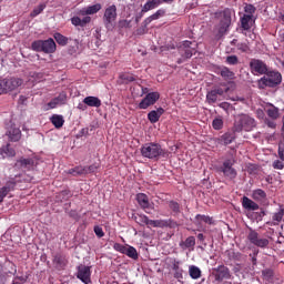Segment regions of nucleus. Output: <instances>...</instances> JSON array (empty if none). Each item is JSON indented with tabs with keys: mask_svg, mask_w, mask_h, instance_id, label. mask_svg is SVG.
Listing matches in <instances>:
<instances>
[{
	"mask_svg": "<svg viewBox=\"0 0 284 284\" xmlns=\"http://www.w3.org/2000/svg\"><path fill=\"white\" fill-rule=\"evenodd\" d=\"M93 232L98 236V239H103V236H105V232H103V227L99 225L94 226Z\"/></svg>",
	"mask_w": 284,
	"mask_h": 284,
	"instance_id": "nucleus-53",
	"label": "nucleus"
},
{
	"mask_svg": "<svg viewBox=\"0 0 284 284\" xmlns=\"http://www.w3.org/2000/svg\"><path fill=\"white\" fill-rule=\"evenodd\" d=\"M277 154H278V159L281 161H284V143H283V141H281L278 143Z\"/></svg>",
	"mask_w": 284,
	"mask_h": 284,
	"instance_id": "nucleus-55",
	"label": "nucleus"
},
{
	"mask_svg": "<svg viewBox=\"0 0 284 284\" xmlns=\"http://www.w3.org/2000/svg\"><path fill=\"white\" fill-rule=\"evenodd\" d=\"M128 246L121 244V243H114L113 244V250H115V252H120V254H125V250Z\"/></svg>",
	"mask_w": 284,
	"mask_h": 284,
	"instance_id": "nucleus-51",
	"label": "nucleus"
},
{
	"mask_svg": "<svg viewBox=\"0 0 284 284\" xmlns=\"http://www.w3.org/2000/svg\"><path fill=\"white\" fill-rule=\"evenodd\" d=\"M54 39L59 45H68V38L61 33H54Z\"/></svg>",
	"mask_w": 284,
	"mask_h": 284,
	"instance_id": "nucleus-44",
	"label": "nucleus"
},
{
	"mask_svg": "<svg viewBox=\"0 0 284 284\" xmlns=\"http://www.w3.org/2000/svg\"><path fill=\"white\" fill-rule=\"evenodd\" d=\"M226 63L229 65H239V57H236V55L226 57Z\"/></svg>",
	"mask_w": 284,
	"mask_h": 284,
	"instance_id": "nucleus-50",
	"label": "nucleus"
},
{
	"mask_svg": "<svg viewBox=\"0 0 284 284\" xmlns=\"http://www.w3.org/2000/svg\"><path fill=\"white\" fill-rule=\"evenodd\" d=\"M189 274L191 278H193L194 281H197V278H201L202 276L201 268H199V266H195V265H191L189 267Z\"/></svg>",
	"mask_w": 284,
	"mask_h": 284,
	"instance_id": "nucleus-26",
	"label": "nucleus"
},
{
	"mask_svg": "<svg viewBox=\"0 0 284 284\" xmlns=\"http://www.w3.org/2000/svg\"><path fill=\"white\" fill-rule=\"evenodd\" d=\"M134 221L139 225H148V226H150V222H151L150 217H148V215H145V214L135 215Z\"/></svg>",
	"mask_w": 284,
	"mask_h": 284,
	"instance_id": "nucleus-28",
	"label": "nucleus"
},
{
	"mask_svg": "<svg viewBox=\"0 0 284 284\" xmlns=\"http://www.w3.org/2000/svg\"><path fill=\"white\" fill-rule=\"evenodd\" d=\"M136 201L140 207L146 213L152 214V210H154V204L150 203V197L145 193H138Z\"/></svg>",
	"mask_w": 284,
	"mask_h": 284,
	"instance_id": "nucleus-14",
	"label": "nucleus"
},
{
	"mask_svg": "<svg viewBox=\"0 0 284 284\" xmlns=\"http://www.w3.org/2000/svg\"><path fill=\"white\" fill-rule=\"evenodd\" d=\"M244 12L246 14H250V17H252V14H254V12H256V7H254V4H246L244 7Z\"/></svg>",
	"mask_w": 284,
	"mask_h": 284,
	"instance_id": "nucleus-54",
	"label": "nucleus"
},
{
	"mask_svg": "<svg viewBox=\"0 0 284 284\" xmlns=\"http://www.w3.org/2000/svg\"><path fill=\"white\" fill-rule=\"evenodd\" d=\"M51 123H53L54 128H63V123H65V120H63V115L54 114L51 116Z\"/></svg>",
	"mask_w": 284,
	"mask_h": 284,
	"instance_id": "nucleus-30",
	"label": "nucleus"
},
{
	"mask_svg": "<svg viewBox=\"0 0 284 284\" xmlns=\"http://www.w3.org/2000/svg\"><path fill=\"white\" fill-rule=\"evenodd\" d=\"M1 83L3 94H8V92H12L13 90H17V88L22 85L23 80L19 78L1 79Z\"/></svg>",
	"mask_w": 284,
	"mask_h": 284,
	"instance_id": "nucleus-9",
	"label": "nucleus"
},
{
	"mask_svg": "<svg viewBox=\"0 0 284 284\" xmlns=\"http://www.w3.org/2000/svg\"><path fill=\"white\" fill-rule=\"evenodd\" d=\"M120 79H121L122 83H132V82L136 81V78L132 73H121Z\"/></svg>",
	"mask_w": 284,
	"mask_h": 284,
	"instance_id": "nucleus-39",
	"label": "nucleus"
},
{
	"mask_svg": "<svg viewBox=\"0 0 284 284\" xmlns=\"http://www.w3.org/2000/svg\"><path fill=\"white\" fill-rule=\"evenodd\" d=\"M161 17H165V9H159L155 13L151 14L143 21V26L149 27L152 21H156L161 19Z\"/></svg>",
	"mask_w": 284,
	"mask_h": 284,
	"instance_id": "nucleus-21",
	"label": "nucleus"
},
{
	"mask_svg": "<svg viewBox=\"0 0 284 284\" xmlns=\"http://www.w3.org/2000/svg\"><path fill=\"white\" fill-rule=\"evenodd\" d=\"M272 165H273L274 170H283L284 169L283 160H275Z\"/></svg>",
	"mask_w": 284,
	"mask_h": 284,
	"instance_id": "nucleus-57",
	"label": "nucleus"
},
{
	"mask_svg": "<svg viewBox=\"0 0 284 284\" xmlns=\"http://www.w3.org/2000/svg\"><path fill=\"white\" fill-rule=\"evenodd\" d=\"M250 68L252 74H265L268 71L267 64L260 59H252L250 61Z\"/></svg>",
	"mask_w": 284,
	"mask_h": 284,
	"instance_id": "nucleus-13",
	"label": "nucleus"
},
{
	"mask_svg": "<svg viewBox=\"0 0 284 284\" xmlns=\"http://www.w3.org/2000/svg\"><path fill=\"white\" fill-rule=\"evenodd\" d=\"M227 256L230 261H243V255L241 254V252L229 251Z\"/></svg>",
	"mask_w": 284,
	"mask_h": 284,
	"instance_id": "nucleus-43",
	"label": "nucleus"
},
{
	"mask_svg": "<svg viewBox=\"0 0 284 284\" xmlns=\"http://www.w3.org/2000/svg\"><path fill=\"white\" fill-rule=\"evenodd\" d=\"M181 262L179 260H173L172 262V270L173 272H179L181 271Z\"/></svg>",
	"mask_w": 284,
	"mask_h": 284,
	"instance_id": "nucleus-62",
	"label": "nucleus"
},
{
	"mask_svg": "<svg viewBox=\"0 0 284 284\" xmlns=\"http://www.w3.org/2000/svg\"><path fill=\"white\" fill-rule=\"evenodd\" d=\"M266 114L270 116V119H273V121H276L278 119V108L271 105L266 109Z\"/></svg>",
	"mask_w": 284,
	"mask_h": 284,
	"instance_id": "nucleus-36",
	"label": "nucleus"
},
{
	"mask_svg": "<svg viewBox=\"0 0 284 284\" xmlns=\"http://www.w3.org/2000/svg\"><path fill=\"white\" fill-rule=\"evenodd\" d=\"M232 14H234V11L230 8L215 12V19H220V23L217 24L219 37H225V33L230 32V26H232Z\"/></svg>",
	"mask_w": 284,
	"mask_h": 284,
	"instance_id": "nucleus-2",
	"label": "nucleus"
},
{
	"mask_svg": "<svg viewBox=\"0 0 284 284\" xmlns=\"http://www.w3.org/2000/svg\"><path fill=\"white\" fill-rule=\"evenodd\" d=\"M163 114H165V109L160 106L156 110H152L148 113V120L150 123H159V120L161 116H163Z\"/></svg>",
	"mask_w": 284,
	"mask_h": 284,
	"instance_id": "nucleus-17",
	"label": "nucleus"
},
{
	"mask_svg": "<svg viewBox=\"0 0 284 284\" xmlns=\"http://www.w3.org/2000/svg\"><path fill=\"white\" fill-rule=\"evenodd\" d=\"M92 21L90 16H84L83 19H80L79 16L71 18L72 26L85 28L88 23Z\"/></svg>",
	"mask_w": 284,
	"mask_h": 284,
	"instance_id": "nucleus-20",
	"label": "nucleus"
},
{
	"mask_svg": "<svg viewBox=\"0 0 284 284\" xmlns=\"http://www.w3.org/2000/svg\"><path fill=\"white\" fill-rule=\"evenodd\" d=\"M213 130H223V119L215 118L212 122Z\"/></svg>",
	"mask_w": 284,
	"mask_h": 284,
	"instance_id": "nucleus-48",
	"label": "nucleus"
},
{
	"mask_svg": "<svg viewBox=\"0 0 284 284\" xmlns=\"http://www.w3.org/2000/svg\"><path fill=\"white\" fill-rule=\"evenodd\" d=\"M21 168H26L29 170V168H32L34 165V161L32 159H20L18 161Z\"/></svg>",
	"mask_w": 284,
	"mask_h": 284,
	"instance_id": "nucleus-45",
	"label": "nucleus"
},
{
	"mask_svg": "<svg viewBox=\"0 0 284 284\" xmlns=\"http://www.w3.org/2000/svg\"><path fill=\"white\" fill-rule=\"evenodd\" d=\"M84 168V175L85 174H94L97 170H99V166L97 164H91L89 166H83Z\"/></svg>",
	"mask_w": 284,
	"mask_h": 284,
	"instance_id": "nucleus-49",
	"label": "nucleus"
},
{
	"mask_svg": "<svg viewBox=\"0 0 284 284\" xmlns=\"http://www.w3.org/2000/svg\"><path fill=\"white\" fill-rule=\"evenodd\" d=\"M68 174H72V176H83V175H85L84 168H83V165H78L73 169H70L68 171Z\"/></svg>",
	"mask_w": 284,
	"mask_h": 284,
	"instance_id": "nucleus-38",
	"label": "nucleus"
},
{
	"mask_svg": "<svg viewBox=\"0 0 284 284\" xmlns=\"http://www.w3.org/2000/svg\"><path fill=\"white\" fill-rule=\"evenodd\" d=\"M195 245H196V237L194 236H189L184 242L180 243V247H185V248L194 247Z\"/></svg>",
	"mask_w": 284,
	"mask_h": 284,
	"instance_id": "nucleus-33",
	"label": "nucleus"
},
{
	"mask_svg": "<svg viewBox=\"0 0 284 284\" xmlns=\"http://www.w3.org/2000/svg\"><path fill=\"white\" fill-rule=\"evenodd\" d=\"M241 28H243L245 31L251 30L252 29V24H250V22L252 21V16L250 14H244L241 18Z\"/></svg>",
	"mask_w": 284,
	"mask_h": 284,
	"instance_id": "nucleus-27",
	"label": "nucleus"
},
{
	"mask_svg": "<svg viewBox=\"0 0 284 284\" xmlns=\"http://www.w3.org/2000/svg\"><path fill=\"white\" fill-rule=\"evenodd\" d=\"M182 57L183 59H192L193 50L192 49H182Z\"/></svg>",
	"mask_w": 284,
	"mask_h": 284,
	"instance_id": "nucleus-59",
	"label": "nucleus"
},
{
	"mask_svg": "<svg viewBox=\"0 0 284 284\" xmlns=\"http://www.w3.org/2000/svg\"><path fill=\"white\" fill-rule=\"evenodd\" d=\"M237 50H240V52H248L250 51V45H247V43H239L237 44Z\"/></svg>",
	"mask_w": 284,
	"mask_h": 284,
	"instance_id": "nucleus-61",
	"label": "nucleus"
},
{
	"mask_svg": "<svg viewBox=\"0 0 284 284\" xmlns=\"http://www.w3.org/2000/svg\"><path fill=\"white\" fill-rule=\"evenodd\" d=\"M161 3H163L161 0H148L142 7V12H150V10L159 8Z\"/></svg>",
	"mask_w": 284,
	"mask_h": 284,
	"instance_id": "nucleus-24",
	"label": "nucleus"
},
{
	"mask_svg": "<svg viewBox=\"0 0 284 284\" xmlns=\"http://www.w3.org/2000/svg\"><path fill=\"white\" fill-rule=\"evenodd\" d=\"M124 254L129 256V258H133V261L139 258V253L134 246H128L124 251Z\"/></svg>",
	"mask_w": 284,
	"mask_h": 284,
	"instance_id": "nucleus-35",
	"label": "nucleus"
},
{
	"mask_svg": "<svg viewBox=\"0 0 284 284\" xmlns=\"http://www.w3.org/2000/svg\"><path fill=\"white\" fill-rule=\"evenodd\" d=\"M219 141L222 145H230L234 143V141H236V132H234V130L233 132H226L223 135H221Z\"/></svg>",
	"mask_w": 284,
	"mask_h": 284,
	"instance_id": "nucleus-19",
	"label": "nucleus"
},
{
	"mask_svg": "<svg viewBox=\"0 0 284 284\" xmlns=\"http://www.w3.org/2000/svg\"><path fill=\"white\" fill-rule=\"evenodd\" d=\"M213 276L217 283H223V281L232 278V271H230V267L221 264L213 268Z\"/></svg>",
	"mask_w": 284,
	"mask_h": 284,
	"instance_id": "nucleus-8",
	"label": "nucleus"
},
{
	"mask_svg": "<svg viewBox=\"0 0 284 284\" xmlns=\"http://www.w3.org/2000/svg\"><path fill=\"white\" fill-rule=\"evenodd\" d=\"M14 187H17V182H14V181H8L4 185V189H7L8 192H12V190H14Z\"/></svg>",
	"mask_w": 284,
	"mask_h": 284,
	"instance_id": "nucleus-60",
	"label": "nucleus"
},
{
	"mask_svg": "<svg viewBox=\"0 0 284 284\" xmlns=\"http://www.w3.org/2000/svg\"><path fill=\"white\" fill-rule=\"evenodd\" d=\"M247 240L252 245H255V247H261L262 250H265V247L270 245V240L261 237L258 232L253 229H250Z\"/></svg>",
	"mask_w": 284,
	"mask_h": 284,
	"instance_id": "nucleus-7",
	"label": "nucleus"
},
{
	"mask_svg": "<svg viewBox=\"0 0 284 284\" xmlns=\"http://www.w3.org/2000/svg\"><path fill=\"white\" fill-rule=\"evenodd\" d=\"M206 101L207 103H216V101H219V95L216 94V91H214V89L207 92Z\"/></svg>",
	"mask_w": 284,
	"mask_h": 284,
	"instance_id": "nucleus-42",
	"label": "nucleus"
},
{
	"mask_svg": "<svg viewBox=\"0 0 284 284\" xmlns=\"http://www.w3.org/2000/svg\"><path fill=\"white\" fill-rule=\"evenodd\" d=\"M220 74L225 79V81L234 79V71L230 70L227 67H223Z\"/></svg>",
	"mask_w": 284,
	"mask_h": 284,
	"instance_id": "nucleus-31",
	"label": "nucleus"
},
{
	"mask_svg": "<svg viewBox=\"0 0 284 284\" xmlns=\"http://www.w3.org/2000/svg\"><path fill=\"white\" fill-rule=\"evenodd\" d=\"M159 99H161V94L159 92H150L141 100L138 108L139 110H148V108L154 105Z\"/></svg>",
	"mask_w": 284,
	"mask_h": 284,
	"instance_id": "nucleus-10",
	"label": "nucleus"
},
{
	"mask_svg": "<svg viewBox=\"0 0 284 284\" xmlns=\"http://www.w3.org/2000/svg\"><path fill=\"white\" fill-rule=\"evenodd\" d=\"M68 101V94L65 92H61L58 97L53 98L47 105L49 110H54L57 105H65Z\"/></svg>",
	"mask_w": 284,
	"mask_h": 284,
	"instance_id": "nucleus-16",
	"label": "nucleus"
},
{
	"mask_svg": "<svg viewBox=\"0 0 284 284\" xmlns=\"http://www.w3.org/2000/svg\"><path fill=\"white\" fill-rule=\"evenodd\" d=\"M141 154L144 159H151L152 161H159V159L162 156V159H166L168 151L165 149L161 148V144L159 143H146L142 145L141 148Z\"/></svg>",
	"mask_w": 284,
	"mask_h": 284,
	"instance_id": "nucleus-1",
	"label": "nucleus"
},
{
	"mask_svg": "<svg viewBox=\"0 0 284 284\" xmlns=\"http://www.w3.org/2000/svg\"><path fill=\"white\" fill-rule=\"evenodd\" d=\"M8 136L10 141H13V143H17V141L21 140V130L19 128H13L9 130Z\"/></svg>",
	"mask_w": 284,
	"mask_h": 284,
	"instance_id": "nucleus-25",
	"label": "nucleus"
},
{
	"mask_svg": "<svg viewBox=\"0 0 284 284\" xmlns=\"http://www.w3.org/2000/svg\"><path fill=\"white\" fill-rule=\"evenodd\" d=\"M265 211H261V212H255L253 213V219H255V221L258 223L261 221H263V217L265 216Z\"/></svg>",
	"mask_w": 284,
	"mask_h": 284,
	"instance_id": "nucleus-56",
	"label": "nucleus"
},
{
	"mask_svg": "<svg viewBox=\"0 0 284 284\" xmlns=\"http://www.w3.org/2000/svg\"><path fill=\"white\" fill-rule=\"evenodd\" d=\"M236 163V159H227L220 166V172H222L225 179L229 181H234L236 176H239V172L234 169V164Z\"/></svg>",
	"mask_w": 284,
	"mask_h": 284,
	"instance_id": "nucleus-6",
	"label": "nucleus"
},
{
	"mask_svg": "<svg viewBox=\"0 0 284 284\" xmlns=\"http://www.w3.org/2000/svg\"><path fill=\"white\" fill-rule=\"evenodd\" d=\"M262 276L264 281H267V283H272L274 281V270L265 268L264 271H262Z\"/></svg>",
	"mask_w": 284,
	"mask_h": 284,
	"instance_id": "nucleus-34",
	"label": "nucleus"
},
{
	"mask_svg": "<svg viewBox=\"0 0 284 284\" xmlns=\"http://www.w3.org/2000/svg\"><path fill=\"white\" fill-rule=\"evenodd\" d=\"M256 128V120L247 114H240L235 118L234 132H252Z\"/></svg>",
	"mask_w": 284,
	"mask_h": 284,
	"instance_id": "nucleus-4",
	"label": "nucleus"
},
{
	"mask_svg": "<svg viewBox=\"0 0 284 284\" xmlns=\"http://www.w3.org/2000/svg\"><path fill=\"white\" fill-rule=\"evenodd\" d=\"M265 125H267V128H271V130H276V122L274 120H265Z\"/></svg>",
	"mask_w": 284,
	"mask_h": 284,
	"instance_id": "nucleus-63",
	"label": "nucleus"
},
{
	"mask_svg": "<svg viewBox=\"0 0 284 284\" xmlns=\"http://www.w3.org/2000/svg\"><path fill=\"white\" fill-rule=\"evenodd\" d=\"M213 91L216 93L217 97H223L224 94H226V92H230V88H221V87H217L215 89H213Z\"/></svg>",
	"mask_w": 284,
	"mask_h": 284,
	"instance_id": "nucleus-52",
	"label": "nucleus"
},
{
	"mask_svg": "<svg viewBox=\"0 0 284 284\" xmlns=\"http://www.w3.org/2000/svg\"><path fill=\"white\" fill-rule=\"evenodd\" d=\"M283 216H284V209H280L278 212L273 214L272 221H276L277 223H281V221H283ZM277 223H273V225H277Z\"/></svg>",
	"mask_w": 284,
	"mask_h": 284,
	"instance_id": "nucleus-46",
	"label": "nucleus"
},
{
	"mask_svg": "<svg viewBox=\"0 0 284 284\" xmlns=\"http://www.w3.org/2000/svg\"><path fill=\"white\" fill-rule=\"evenodd\" d=\"M281 83H283V75L276 70L266 71L264 77L258 80V85L262 89L278 88Z\"/></svg>",
	"mask_w": 284,
	"mask_h": 284,
	"instance_id": "nucleus-3",
	"label": "nucleus"
},
{
	"mask_svg": "<svg viewBox=\"0 0 284 284\" xmlns=\"http://www.w3.org/2000/svg\"><path fill=\"white\" fill-rule=\"evenodd\" d=\"M251 196L253 201L261 203L267 199V193H265L262 189H256V190H253Z\"/></svg>",
	"mask_w": 284,
	"mask_h": 284,
	"instance_id": "nucleus-23",
	"label": "nucleus"
},
{
	"mask_svg": "<svg viewBox=\"0 0 284 284\" xmlns=\"http://www.w3.org/2000/svg\"><path fill=\"white\" fill-rule=\"evenodd\" d=\"M116 6L112 4L110 7H108L104 11V16H103V22L104 26L108 30H110V28H112V24L114 23V21H116Z\"/></svg>",
	"mask_w": 284,
	"mask_h": 284,
	"instance_id": "nucleus-11",
	"label": "nucleus"
},
{
	"mask_svg": "<svg viewBox=\"0 0 284 284\" xmlns=\"http://www.w3.org/2000/svg\"><path fill=\"white\" fill-rule=\"evenodd\" d=\"M43 10H45V4H40L32 10V12L30 13V17L34 19V17H39V14L43 12Z\"/></svg>",
	"mask_w": 284,
	"mask_h": 284,
	"instance_id": "nucleus-47",
	"label": "nucleus"
},
{
	"mask_svg": "<svg viewBox=\"0 0 284 284\" xmlns=\"http://www.w3.org/2000/svg\"><path fill=\"white\" fill-rule=\"evenodd\" d=\"M149 227H168L170 223L166 220H151Z\"/></svg>",
	"mask_w": 284,
	"mask_h": 284,
	"instance_id": "nucleus-32",
	"label": "nucleus"
},
{
	"mask_svg": "<svg viewBox=\"0 0 284 284\" xmlns=\"http://www.w3.org/2000/svg\"><path fill=\"white\" fill-rule=\"evenodd\" d=\"M190 45H192V42H190V41H187V40L184 41V42L182 43V45L179 48L180 52H183V50L191 49Z\"/></svg>",
	"mask_w": 284,
	"mask_h": 284,
	"instance_id": "nucleus-64",
	"label": "nucleus"
},
{
	"mask_svg": "<svg viewBox=\"0 0 284 284\" xmlns=\"http://www.w3.org/2000/svg\"><path fill=\"white\" fill-rule=\"evenodd\" d=\"M8 194H10V191H8V189H4V186H2L0 189V203H3V199H6Z\"/></svg>",
	"mask_w": 284,
	"mask_h": 284,
	"instance_id": "nucleus-58",
	"label": "nucleus"
},
{
	"mask_svg": "<svg viewBox=\"0 0 284 284\" xmlns=\"http://www.w3.org/2000/svg\"><path fill=\"white\" fill-rule=\"evenodd\" d=\"M101 8H102L101 3H95V4L89 6L87 8L80 9L77 12V14L79 17H88L90 14H97V12H99L101 10Z\"/></svg>",
	"mask_w": 284,
	"mask_h": 284,
	"instance_id": "nucleus-15",
	"label": "nucleus"
},
{
	"mask_svg": "<svg viewBox=\"0 0 284 284\" xmlns=\"http://www.w3.org/2000/svg\"><path fill=\"white\" fill-rule=\"evenodd\" d=\"M83 103L89 108H101V99H99L98 97L89 95L83 99Z\"/></svg>",
	"mask_w": 284,
	"mask_h": 284,
	"instance_id": "nucleus-22",
	"label": "nucleus"
},
{
	"mask_svg": "<svg viewBox=\"0 0 284 284\" xmlns=\"http://www.w3.org/2000/svg\"><path fill=\"white\" fill-rule=\"evenodd\" d=\"M0 154L1 156H14L17 152L14 151V149L10 148V144H7L0 148Z\"/></svg>",
	"mask_w": 284,
	"mask_h": 284,
	"instance_id": "nucleus-29",
	"label": "nucleus"
},
{
	"mask_svg": "<svg viewBox=\"0 0 284 284\" xmlns=\"http://www.w3.org/2000/svg\"><path fill=\"white\" fill-rule=\"evenodd\" d=\"M195 219H196L199 222L206 223L207 225H214V219H212L210 215H201V214H197V215L195 216Z\"/></svg>",
	"mask_w": 284,
	"mask_h": 284,
	"instance_id": "nucleus-40",
	"label": "nucleus"
},
{
	"mask_svg": "<svg viewBox=\"0 0 284 284\" xmlns=\"http://www.w3.org/2000/svg\"><path fill=\"white\" fill-rule=\"evenodd\" d=\"M169 209L173 214H181V204L176 201H169Z\"/></svg>",
	"mask_w": 284,
	"mask_h": 284,
	"instance_id": "nucleus-41",
	"label": "nucleus"
},
{
	"mask_svg": "<svg viewBox=\"0 0 284 284\" xmlns=\"http://www.w3.org/2000/svg\"><path fill=\"white\" fill-rule=\"evenodd\" d=\"M31 50H33V52H44V54H54V52H57V42H54L52 38L36 40L31 43Z\"/></svg>",
	"mask_w": 284,
	"mask_h": 284,
	"instance_id": "nucleus-5",
	"label": "nucleus"
},
{
	"mask_svg": "<svg viewBox=\"0 0 284 284\" xmlns=\"http://www.w3.org/2000/svg\"><path fill=\"white\" fill-rule=\"evenodd\" d=\"M53 263H55V265H59V267L65 266V263H67L65 255L61 253H57L53 257Z\"/></svg>",
	"mask_w": 284,
	"mask_h": 284,
	"instance_id": "nucleus-37",
	"label": "nucleus"
},
{
	"mask_svg": "<svg viewBox=\"0 0 284 284\" xmlns=\"http://www.w3.org/2000/svg\"><path fill=\"white\" fill-rule=\"evenodd\" d=\"M242 207L248 212H256L260 209L258 204L247 196L242 197Z\"/></svg>",
	"mask_w": 284,
	"mask_h": 284,
	"instance_id": "nucleus-18",
	"label": "nucleus"
},
{
	"mask_svg": "<svg viewBox=\"0 0 284 284\" xmlns=\"http://www.w3.org/2000/svg\"><path fill=\"white\" fill-rule=\"evenodd\" d=\"M91 276H92V271H91L90 266H87L83 264L78 266L77 278L82 281V283H84V284L92 283Z\"/></svg>",
	"mask_w": 284,
	"mask_h": 284,
	"instance_id": "nucleus-12",
	"label": "nucleus"
}]
</instances>
